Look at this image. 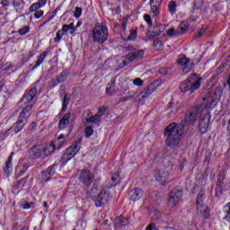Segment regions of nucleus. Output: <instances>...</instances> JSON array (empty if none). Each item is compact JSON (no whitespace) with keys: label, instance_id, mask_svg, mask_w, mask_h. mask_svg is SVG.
I'll list each match as a JSON object with an SVG mask.
<instances>
[{"label":"nucleus","instance_id":"obj_61","mask_svg":"<svg viewBox=\"0 0 230 230\" xmlns=\"http://www.w3.org/2000/svg\"><path fill=\"white\" fill-rule=\"evenodd\" d=\"M75 33H76V27L75 25L70 29V35H73L75 37Z\"/></svg>","mask_w":230,"mask_h":230},{"label":"nucleus","instance_id":"obj_33","mask_svg":"<svg viewBox=\"0 0 230 230\" xmlns=\"http://www.w3.org/2000/svg\"><path fill=\"white\" fill-rule=\"evenodd\" d=\"M119 183V175L118 173H114L111 175V186H117Z\"/></svg>","mask_w":230,"mask_h":230},{"label":"nucleus","instance_id":"obj_11","mask_svg":"<svg viewBox=\"0 0 230 230\" xmlns=\"http://www.w3.org/2000/svg\"><path fill=\"white\" fill-rule=\"evenodd\" d=\"M37 96V88H31L27 93L23 95L22 100L18 102L19 107H22V105H28L30 102H33L35 97Z\"/></svg>","mask_w":230,"mask_h":230},{"label":"nucleus","instance_id":"obj_54","mask_svg":"<svg viewBox=\"0 0 230 230\" xmlns=\"http://www.w3.org/2000/svg\"><path fill=\"white\" fill-rule=\"evenodd\" d=\"M36 3L42 8V6H46V3H48V0H38V2Z\"/></svg>","mask_w":230,"mask_h":230},{"label":"nucleus","instance_id":"obj_59","mask_svg":"<svg viewBox=\"0 0 230 230\" xmlns=\"http://www.w3.org/2000/svg\"><path fill=\"white\" fill-rule=\"evenodd\" d=\"M132 98H134L133 95L125 96L122 98L121 102H128V100H132Z\"/></svg>","mask_w":230,"mask_h":230},{"label":"nucleus","instance_id":"obj_19","mask_svg":"<svg viewBox=\"0 0 230 230\" xmlns=\"http://www.w3.org/2000/svg\"><path fill=\"white\" fill-rule=\"evenodd\" d=\"M145 192L140 188H136L129 192L130 200L136 202L140 199H143Z\"/></svg>","mask_w":230,"mask_h":230},{"label":"nucleus","instance_id":"obj_50","mask_svg":"<svg viewBox=\"0 0 230 230\" xmlns=\"http://www.w3.org/2000/svg\"><path fill=\"white\" fill-rule=\"evenodd\" d=\"M144 19H145L146 22H147V24H149V26H152V17L149 14H145Z\"/></svg>","mask_w":230,"mask_h":230},{"label":"nucleus","instance_id":"obj_3","mask_svg":"<svg viewBox=\"0 0 230 230\" xmlns=\"http://www.w3.org/2000/svg\"><path fill=\"white\" fill-rule=\"evenodd\" d=\"M92 37L93 42L104 44L107 39H109V29L107 28V25L100 22L95 23L92 31Z\"/></svg>","mask_w":230,"mask_h":230},{"label":"nucleus","instance_id":"obj_55","mask_svg":"<svg viewBox=\"0 0 230 230\" xmlns=\"http://www.w3.org/2000/svg\"><path fill=\"white\" fill-rule=\"evenodd\" d=\"M0 4H2L4 7L10 6V0H1Z\"/></svg>","mask_w":230,"mask_h":230},{"label":"nucleus","instance_id":"obj_28","mask_svg":"<svg viewBox=\"0 0 230 230\" xmlns=\"http://www.w3.org/2000/svg\"><path fill=\"white\" fill-rule=\"evenodd\" d=\"M149 215H150L151 220H155V221L161 220V217H162L161 212L156 208H152L150 210Z\"/></svg>","mask_w":230,"mask_h":230},{"label":"nucleus","instance_id":"obj_30","mask_svg":"<svg viewBox=\"0 0 230 230\" xmlns=\"http://www.w3.org/2000/svg\"><path fill=\"white\" fill-rule=\"evenodd\" d=\"M130 224V221H128V218H125L123 217H119L115 219V226H128Z\"/></svg>","mask_w":230,"mask_h":230},{"label":"nucleus","instance_id":"obj_32","mask_svg":"<svg viewBox=\"0 0 230 230\" xmlns=\"http://www.w3.org/2000/svg\"><path fill=\"white\" fill-rule=\"evenodd\" d=\"M154 48L156 49V51H163L164 49V45L163 44V41L155 39L153 43Z\"/></svg>","mask_w":230,"mask_h":230},{"label":"nucleus","instance_id":"obj_62","mask_svg":"<svg viewBox=\"0 0 230 230\" xmlns=\"http://www.w3.org/2000/svg\"><path fill=\"white\" fill-rule=\"evenodd\" d=\"M3 87H4V83L3 81H0V93L3 91Z\"/></svg>","mask_w":230,"mask_h":230},{"label":"nucleus","instance_id":"obj_9","mask_svg":"<svg viewBox=\"0 0 230 230\" xmlns=\"http://www.w3.org/2000/svg\"><path fill=\"white\" fill-rule=\"evenodd\" d=\"M182 197V190H173L168 199V206L169 208H175L177 204H179V201L181 200V198Z\"/></svg>","mask_w":230,"mask_h":230},{"label":"nucleus","instance_id":"obj_22","mask_svg":"<svg viewBox=\"0 0 230 230\" xmlns=\"http://www.w3.org/2000/svg\"><path fill=\"white\" fill-rule=\"evenodd\" d=\"M198 215H201L203 218H206L209 215V208L206 204L197 205Z\"/></svg>","mask_w":230,"mask_h":230},{"label":"nucleus","instance_id":"obj_44","mask_svg":"<svg viewBox=\"0 0 230 230\" xmlns=\"http://www.w3.org/2000/svg\"><path fill=\"white\" fill-rule=\"evenodd\" d=\"M133 84H134V85H137V87H141V85H143L144 82H143V80H141V78L137 77L133 80Z\"/></svg>","mask_w":230,"mask_h":230},{"label":"nucleus","instance_id":"obj_35","mask_svg":"<svg viewBox=\"0 0 230 230\" xmlns=\"http://www.w3.org/2000/svg\"><path fill=\"white\" fill-rule=\"evenodd\" d=\"M203 202H204V192H203V190H200L197 196L196 204H197V206H199V205L200 206V205L204 204Z\"/></svg>","mask_w":230,"mask_h":230},{"label":"nucleus","instance_id":"obj_20","mask_svg":"<svg viewBox=\"0 0 230 230\" xmlns=\"http://www.w3.org/2000/svg\"><path fill=\"white\" fill-rule=\"evenodd\" d=\"M71 118V113H66L64 117L59 120L58 127L60 130H64L69 128V119Z\"/></svg>","mask_w":230,"mask_h":230},{"label":"nucleus","instance_id":"obj_49","mask_svg":"<svg viewBox=\"0 0 230 230\" xmlns=\"http://www.w3.org/2000/svg\"><path fill=\"white\" fill-rule=\"evenodd\" d=\"M42 15H44V11H42V10L36 11L34 13L35 19H40V17H42Z\"/></svg>","mask_w":230,"mask_h":230},{"label":"nucleus","instance_id":"obj_26","mask_svg":"<svg viewBox=\"0 0 230 230\" xmlns=\"http://www.w3.org/2000/svg\"><path fill=\"white\" fill-rule=\"evenodd\" d=\"M67 76H69V71L63 70L57 77L56 80L58 84H62V82H66L67 80Z\"/></svg>","mask_w":230,"mask_h":230},{"label":"nucleus","instance_id":"obj_10","mask_svg":"<svg viewBox=\"0 0 230 230\" xmlns=\"http://www.w3.org/2000/svg\"><path fill=\"white\" fill-rule=\"evenodd\" d=\"M190 27V23L188 22H182L181 25L175 30L173 28L169 29L167 34L170 37H175L177 35H183L186 33L188 28Z\"/></svg>","mask_w":230,"mask_h":230},{"label":"nucleus","instance_id":"obj_4","mask_svg":"<svg viewBox=\"0 0 230 230\" xmlns=\"http://www.w3.org/2000/svg\"><path fill=\"white\" fill-rule=\"evenodd\" d=\"M127 50L132 52L124 57V59H122V66H120V67H125V66H128V64L134 62V60H141V58L145 57V50H136V49L133 46H128Z\"/></svg>","mask_w":230,"mask_h":230},{"label":"nucleus","instance_id":"obj_63","mask_svg":"<svg viewBox=\"0 0 230 230\" xmlns=\"http://www.w3.org/2000/svg\"><path fill=\"white\" fill-rule=\"evenodd\" d=\"M81 26H82V22H78L77 24L75 25V27H74V28H76V30H78V28H80Z\"/></svg>","mask_w":230,"mask_h":230},{"label":"nucleus","instance_id":"obj_48","mask_svg":"<svg viewBox=\"0 0 230 230\" xmlns=\"http://www.w3.org/2000/svg\"><path fill=\"white\" fill-rule=\"evenodd\" d=\"M26 178H23L17 181L16 188H22V185L26 184Z\"/></svg>","mask_w":230,"mask_h":230},{"label":"nucleus","instance_id":"obj_12","mask_svg":"<svg viewBox=\"0 0 230 230\" xmlns=\"http://www.w3.org/2000/svg\"><path fill=\"white\" fill-rule=\"evenodd\" d=\"M155 181L164 186L170 182V172L166 170L156 171L155 173Z\"/></svg>","mask_w":230,"mask_h":230},{"label":"nucleus","instance_id":"obj_37","mask_svg":"<svg viewBox=\"0 0 230 230\" xmlns=\"http://www.w3.org/2000/svg\"><path fill=\"white\" fill-rule=\"evenodd\" d=\"M64 35L65 34L60 30L58 31V32L56 33V37L54 39V42L58 44L60 42V40H62V37H64Z\"/></svg>","mask_w":230,"mask_h":230},{"label":"nucleus","instance_id":"obj_64","mask_svg":"<svg viewBox=\"0 0 230 230\" xmlns=\"http://www.w3.org/2000/svg\"><path fill=\"white\" fill-rule=\"evenodd\" d=\"M134 1H136V0H126V3H128V4H130L131 3H134Z\"/></svg>","mask_w":230,"mask_h":230},{"label":"nucleus","instance_id":"obj_23","mask_svg":"<svg viewBox=\"0 0 230 230\" xmlns=\"http://www.w3.org/2000/svg\"><path fill=\"white\" fill-rule=\"evenodd\" d=\"M28 168H30V165H28L27 164H24V163L18 164L16 167V173L18 177H22V174L26 173V172L28 171Z\"/></svg>","mask_w":230,"mask_h":230},{"label":"nucleus","instance_id":"obj_25","mask_svg":"<svg viewBox=\"0 0 230 230\" xmlns=\"http://www.w3.org/2000/svg\"><path fill=\"white\" fill-rule=\"evenodd\" d=\"M112 93H116V79L112 78L108 86L106 87V93L112 94Z\"/></svg>","mask_w":230,"mask_h":230},{"label":"nucleus","instance_id":"obj_52","mask_svg":"<svg viewBox=\"0 0 230 230\" xmlns=\"http://www.w3.org/2000/svg\"><path fill=\"white\" fill-rule=\"evenodd\" d=\"M98 111H99V114H102V116H103L105 114V111H107V107L105 106L99 107Z\"/></svg>","mask_w":230,"mask_h":230},{"label":"nucleus","instance_id":"obj_14","mask_svg":"<svg viewBox=\"0 0 230 230\" xmlns=\"http://www.w3.org/2000/svg\"><path fill=\"white\" fill-rule=\"evenodd\" d=\"M179 66H181L186 73L187 71H190V69H193V66H195V62L191 61V59L186 58V56H181L178 59Z\"/></svg>","mask_w":230,"mask_h":230},{"label":"nucleus","instance_id":"obj_8","mask_svg":"<svg viewBox=\"0 0 230 230\" xmlns=\"http://www.w3.org/2000/svg\"><path fill=\"white\" fill-rule=\"evenodd\" d=\"M79 181L84 186H91L94 181V174L87 169H83L79 175Z\"/></svg>","mask_w":230,"mask_h":230},{"label":"nucleus","instance_id":"obj_53","mask_svg":"<svg viewBox=\"0 0 230 230\" xmlns=\"http://www.w3.org/2000/svg\"><path fill=\"white\" fill-rule=\"evenodd\" d=\"M127 22H128L127 18H123L122 19V30H123V31H127Z\"/></svg>","mask_w":230,"mask_h":230},{"label":"nucleus","instance_id":"obj_21","mask_svg":"<svg viewBox=\"0 0 230 230\" xmlns=\"http://www.w3.org/2000/svg\"><path fill=\"white\" fill-rule=\"evenodd\" d=\"M163 0H150L151 12L154 15H159V6Z\"/></svg>","mask_w":230,"mask_h":230},{"label":"nucleus","instance_id":"obj_2","mask_svg":"<svg viewBox=\"0 0 230 230\" xmlns=\"http://www.w3.org/2000/svg\"><path fill=\"white\" fill-rule=\"evenodd\" d=\"M200 85H202V77L199 76L197 74H192L181 84L180 91L181 93H190V94H193L195 91L200 89Z\"/></svg>","mask_w":230,"mask_h":230},{"label":"nucleus","instance_id":"obj_58","mask_svg":"<svg viewBox=\"0 0 230 230\" xmlns=\"http://www.w3.org/2000/svg\"><path fill=\"white\" fill-rule=\"evenodd\" d=\"M216 194L217 197L222 194V187H216Z\"/></svg>","mask_w":230,"mask_h":230},{"label":"nucleus","instance_id":"obj_15","mask_svg":"<svg viewBox=\"0 0 230 230\" xmlns=\"http://www.w3.org/2000/svg\"><path fill=\"white\" fill-rule=\"evenodd\" d=\"M209 121H211V114L206 113L200 119L199 130L201 134H206L209 127Z\"/></svg>","mask_w":230,"mask_h":230},{"label":"nucleus","instance_id":"obj_16","mask_svg":"<svg viewBox=\"0 0 230 230\" xmlns=\"http://www.w3.org/2000/svg\"><path fill=\"white\" fill-rule=\"evenodd\" d=\"M107 202H109V193L102 190L95 199V206L96 208H102V206H105Z\"/></svg>","mask_w":230,"mask_h":230},{"label":"nucleus","instance_id":"obj_27","mask_svg":"<svg viewBox=\"0 0 230 230\" xmlns=\"http://www.w3.org/2000/svg\"><path fill=\"white\" fill-rule=\"evenodd\" d=\"M24 125H26L25 120L18 119L17 122L13 125L14 134H19V132L24 128Z\"/></svg>","mask_w":230,"mask_h":230},{"label":"nucleus","instance_id":"obj_24","mask_svg":"<svg viewBox=\"0 0 230 230\" xmlns=\"http://www.w3.org/2000/svg\"><path fill=\"white\" fill-rule=\"evenodd\" d=\"M102 121V114H95L94 116L89 117L85 119V123L87 125H91L93 123H100Z\"/></svg>","mask_w":230,"mask_h":230},{"label":"nucleus","instance_id":"obj_60","mask_svg":"<svg viewBox=\"0 0 230 230\" xmlns=\"http://www.w3.org/2000/svg\"><path fill=\"white\" fill-rule=\"evenodd\" d=\"M22 209H30L31 208V205L30 203H24L22 205Z\"/></svg>","mask_w":230,"mask_h":230},{"label":"nucleus","instance_id":"obj_40","mask_svg":"<svg viewBox=\"0 0 230 230\" xmlns=\"http://www.w3.org/2000/svg\"><path fill=\"white\" fill-rule=\"evenodd\" d=\"M137 38V32L136 31H131L128 37V40H136Z\"/></svg>","mask_w":230,"mask_h":230},{"label":"nucleus","instance_id":"obj_51","mask_svg":"<svg viewBox=\"0 0 230 230\" xmlns=\"http://www.w3.org/2000/svg\"><path fill=\"white\" fill-rule=\"evenodd\" d=\"M158 73L164 76H166V75H168V68L161 67L159 68Z\"/></svg>","mask_w":230,"mask_h":230},{"label":"nucleus","instance_id":"obj_41","mask_svg":"<svg viewBox=\"0 0 230 230\" xmlns=\"http://www.w3.org/2000/svg\"><path fill=\"white\" fill-rule=\"evenodd\" d=\"M41 7L39 5V4L36 2L32 4L30 7L29 10L30 12H37V10L40 9Z\"/></svg>","mask_w":230,"mask_h":230},{"label":"nucleus","instance_id":"obj_46","mask_svg":"<svg viewBox=\"0 0 230 230\" xmlns=\"http://www.w3.org/2000/svg\"><path fill=\"white\" fill-rule=\"evenodd\" d=\"M21 4H24V0H13V5L14 8H19Z\"/></svg>","mask_w":230,"mask_h":230},{"label":"nucleus","instance_id":"obj_18","mask_svg":"<svg viewBox=\"0 0 230 230\" xmlns=\"http://www.w3.org/2000/svg\"><path fill=\"white\" fill-rule=\"evenodd\" d=\"M56 168H57V164H54L42 172V179H43V181H45V182L49 181V179H51V177H53V175H55Z\"/></svg>","mask_w":230,"mask_h":230},{"label":"nucleus","instance_id":"obj_45","mask_svg":"<svg viewBox=\"0 0 230 230\" xmlns=\"http://www.w3.org/2000/svg\"><path fill=\"white\" fill-rule=\"evenodd\" d=\"M82 15V8L80 7H75V12L74 13V17H75V19H79Z\"/></svg>","mask_w":230,"mask_h":230},{"label":"nucleus","instance_id":"obj_57","mask_svg":"<svg viewBox=\"0 0 230 230\" xmlns=\"http://www.w3.org/2000/svg\"><path fill=\"white\" fill-rule=\"evenodd\" d=\"M29 128L31 130H37V124L35 122H31Z\"/></svg>","mask_w":230,"mask_h":230},{"label":"nucleus","instance_id":"obj_6","mask_svg":"<svg viewBox=\"0 0 230 230\" xmlns=\"http://www.w3.org/2000/svg\"><path fill=\"white\" fill-rule=\"evenodd\" d=\"M161 85H163V80H155L146 88H144V90L139 93L141 100H146V98H148V96H150L152 93H155L157 87H161Z\"/></svg>","mask_w":230,"mask_h":230},{"label":"nucleus","instance_id":"obj_43","mask_svg":"<svg viewBox=\"0 0 230 230\" xmlns=\"http://www.w3.org/2000/svg\"><path fill=\"white\" fill-rule=\"evenodd\" d=\"M29 32H30V27L28 26H25L18 31V33H20L21 35H26V33H29Z\"/></svg>","mask_w":230,"mask_h":230},{"label":"nucleus","instance_id":"obj_5","mask_svg":"<svg viewBox=\"0 0 230 230\" xmlns=\"http://www.w3.org/2000/svg\"><path fill=\"white\" fill-rule=\"evenodd\" d=\"M67 136L61 134L58 137L49 145H47L43 150L45 155H51L57 150V148H61L66 144Z\"/></svg>","mask_w":230,"mask_h":230},{"label":"nucleus","instance_id":"obj_47","mask_svg":"<svg viewBox=\"0 0 230 230\" xmlns=\"http://www.w3.org/2000/svg\"><path fill=\"white\" fill-rule=\"evenodd\" d=\"M224 175H219L218 176V179H217V182L216 184V187H219V188H222V184H224Z\"/></svg>","mask_w":230,"mask_h":230},{"label":"nucleus","instance_id":"obj_17","mask_svg":"<svg viewBox=\"0 0 230 230\" xmlns=\"http://www.w3.org/2000/svg\"><path fill=\"white\" fill-rule=\"evenodd\" d=\"M13 155L14 154L11 153L7 158V161L5 162V166L4 167V175H10L12 174V172H13V164H12V161H13Z\"/></svg>","mask_w":230,"mask_h":230},{"label":"nucleus","instance_id":"obj_1","mask_svg":"<svg viewBox=\"0 0 230 230\" xmlns=\"http://www.w3.org/2000/svg\"><path fill=\"white\" fill-rule=\"evenodd\" d=\"M222 87L217 88L214 92L215 99L211 97L203 99L202 104H199L197 108H192L186 113L184 120L181 121V124L177 125L176 123H171L164 130V136L167 137L165 140L167 146H175V145H179L184 127H186V125H192V123H195L197 119L200 116L203 109H213V107L218 103V100L222 98Z\"/></svg>","mask_w":230,"mask_h":230},{"label":"nucleus","instance_id":"obj_29","mask_svg":"<svg viewBox=\"0 0 230 230\" xmlns=\"http://www.w3.org/2000/svg\"><path fill=\"white\" fill-rule=\"evenodd\" d=\"M46 57H48L47 51H43L40 56H38V60L36 61L33 69H37V67H39L42 64V62H44Z\"/></svg>","mask_w":230,"mask_h":230},{"label":"nucleus","instance_id":"obj_31","mask_svg":"<svg viewBox=\"0 0 230 230\" xmlns=\"http://www.w3.org/2000/svg\"><path fill=\"white\" fill-rule=\"evenodd\" d=\"M84 125L86 127L84 129V136L85 137H90L94 134V129H93V126H91L90 124H87L86 122H84Z\"/></svg>","mask_w":230,"mask_h":230},{"label":"nucleus","instance_id":"obj_34","mask_svg":"<svg viewBox=\"0 0 230 230\" xmlns=\"http://www.w3.org/2000/svg\"><path fill=\"white\" fill-rule=\"evenodd\" d=\"M69 105V97H67V94H65L63 100H62V111H67V106Z\"/></svg>","mask_w":230,"mask_h":230},{"label":"nucleus","instance_id":"obj_36","mask_svg":"<svg viewBox=\"0 0 230 230\" xmlns=\"http://www.w3.org/2000/svg\"><path fill=\"white\" fill-rule=\"evenodd\" d=\"M73 26H75V23L71 22L69 24H64L62 26V30H60L65 35L67 33V31H69L71 30V28H73Z\"/></svg>","mask_w":230,"mask_h":230},{"label":"nucleus","instance_id":"obj_42","mask_svg":"<svg viewBox=\"0 0 230 230\" xmlns=\"http://www.w3.org/2000/svg\"><path fill=\"white\" fill-rule=\"evenodd\" d=\"M204 33H206V27H201V29L197 31L195 37L196 38L202 37V35H204Z\"/></svg>","mask_w":230,"mask_h":230},{"label":"nucleus","instance_id":"obj_56","mask_svg":"<svg viewBox=\"0 0 230 230\" xmlns=\"http://www.w3.org/2000/svg\"><path fill=\"white\" fill-rule=\"evenodd\" d=\"M146 230H155V224H154V223L149 224L146 226Z\"/></svg>","mask_w":230,"mask_h":230},{"label":"nucleus","instance_id":"obj_7","mask_svg":"<svg viewBox=\"0 0 230 230\" xmlns=\"http://www.w3.org/2000/svg\"><path fill=\"white\" fill-rule=\"evenodd\" d=\"M79 150L80 148L78 147V144L75 143L70 146L61 157L60 162L62 163V164H66V163L71 161V158L75 156L76 154H78Z\"/></svg>","mask_w":230,"mask_h":230},{"label":"nucleus","instance_id":"obj_39","mask_svg":"<svg viewBox=\"0 0 230 230\" xmlns=\"http://www.w3.org/2000/svg\"><path fill=\"white\" fill-rule=\"evenodd\" d=\"M225 213H226V216L225 217L226 220L230 222V203L225 206Z\"/></svg>","mask_w":230,"mask_h":230},{"label":"nucleus","instance_id":"obj_13","mask_svg":"<svg viewBox=\"0 0 230 230\" xmlns=\"http://www.w3.org/2000/svg\"><path fill=\"white\" fill-rule=\"evenodd\" d=\"M22 111L20 112L19 119L25 121V123H28V118L31 116L33 104H25L22 106Z\"/></svg>","mask_w":230,"mask_h":230},{"label":"nucleus","instance_id":"obj_38","mask_svg":"<svg viewBox=\"0 0 230 230\" xmlns=\"http://www.w3.org/2000/svg\"><path fill=\"white\" fill-rule=\"evenodd\" d=\"M169 12H171V13L177 12V4L175 2L169 3Z\"/></svg>","mask_w":230,"mask_h":230}]
</instances>
